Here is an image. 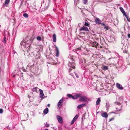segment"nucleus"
<instances>
[{"instance_id": "5", "label": "nucleus", "mask_w": 130, "mask_h": 130, "mask_svg": "<svg viewBox=\"0 0 130 130\" xmlns=\"http://www.w3.org/2000/svg\"><path fill=\"white\" fill-rule=\"evenodd\" d=\"M57 118L59 123H61L63 122L62 119L61 117L59 115H57Z\"/></svg>"}, {"instance_id": "15", "label": "nucleus", "mask_w": 130, "mask_h": 130, "mask_svg": "<svg viewBox=\"0 0 130 130\" xmlns=\"http://www.w3.org/2000/svg\"><path fill=\"white\" fill-rule=\"evenodd\" d=\"M56 56L57 57H58L59 56V52L58 48L56 47Z\"/></svg>"}, {"instance_id": "31", "label": "nucleus", "mask_w": 130, "mask_h": 130, "mask_svg": "<svg viewBox=\"0 0 130 130\" xmlns=\"http://www.w3.org/2000/svg\"><path fill=\"white\" fill-rule=\"evenodd\" d=\"M3 112V110L2 109H0V113H2Z\"/></svg>"}, {"instance_id": "28", "label": "nucleus", "mask_w": 130, "mask_h": 130, "mask_svg": "<svg viewBox=\"0 0 130 130\" xmlns=\"http://www.w3.org/2000/svg\"><path fill=\"white\" fill-rule=\"evenodd\" d=\"M83 2L84 4H87V0H83Z\"/></svg>"}, {"instance_id": "39", "label": "nucleus", "mask_w": 130, "mask_h": 130, "mask_svg": "<svg viewBox=\"0 0 130 130\" xmlns=\"http://www.w3.org/2000/svg\"><path fill=\"white\" fill-rule=\"evenodd\" d=\"M116 103L118 105H120V103L119 102H117Z\"/></svg>"}, {"instance_id": "8", "label": "nucleus", "mask_w": 130, "mask_h": 130, "mask_svg": "<svg viewBox=\"0 0 130 130\" xmlns=\"http://www.w3.org/2000/svg\"><path fill=\"white\" fill-rule=\"evenodd\" d=\"M95 21L96 23L98 24H101V21L98 18H96L95 19Z\"/></svg>"}, {"instance_id": "35", "label": "nucleus", "mask_w": 130, "mask_h": 130, "mask_svg": "<svg viewBox=\"0 0 130 130\" xmlns=\"http://www.w3.org/2000/svg\"><path fill=\"white\" fill-rule=\"evenodd\" d=\"M6 38L5 37H4V40L5 43L6 42Z\"/></svg>"}, {"instance_id": "45", "label": "nucleus", "mask_w": 130, "mask_h": 130, "mask_svg": "<svg viewBox=\"0 0 130 130\" xmlns=\"http://www.w3.org/2000/svg\"><path fill=\"white\" fill-rule=\"evenodd\" d=\"M31 97V96L28 95V98H29Z\"/></svg>"}, {"instance_id": "41", "label": "nucleus", "mask_w": 130, "mask_h": 130, "mask_svg": "<svg viewBox=\"0 0 130 130\" xmlns=\"http://www.w3.org/2000/svg\"><path fill=\"white\" fill-rule=\"evenodd\" d=\"M101 25H102L103 26H104L105 25V24L104 23H101Z\"/></svg>"}, {"instance_id": "30", "label": "nucleus", "mask_w": 130, "mask_h": 130, "mask_svg": "<svg viewBox=\"0 0 130 130\" xmlns=\"http://www.w3.org/2000/svg\"><path fill=\"white\" fill-rule=\"evenodd\" d=\"M104 29H106V30H107L108 29V26H106V25H105L104 27Z\"/></svg>"}, {"instance_id": "7", "label": "nucleus", "mask_w": 130, "mask_h": 130, "mask_svg": "<svg viewBox=\"0 0 130 130\" xmlns=\"http://www.w3.org/2000/svg\"><path fill=\"white\" fill-rule=\"evenodd\" d=\"M117 87L120 90H122L123 89V87L122 85L118 83H117L116 84Z\"/></svg>"}, {"instance_id": "1", "label": "nucleus", "mask_w": 130, "mask_h": 130, "mask_svg": "<svg viewBox=\"0 0 130 130\" xmlns=\"http://www.w3.org/2000/svg\"><path fill=\"white\" fill-rule=\"evenodd\" d=\"M68 65L70 67L69 68V72H70L71 70V68L74 69L75 68V64L74 63V61L73 59L71 58L69 60V63L68 64Z\"/></svg>"}, {"instance_id": "49", "label": "nucleus", "mask_w": 130, "mask_h": 130, "mask_svg": "<svg viewBox=\"0 0 130 130\" xmlns=\"http://www.w3.org/2000/svg\"><path fill=\"white\" fill-rule=\"evenodd\" d=\"M52 59V60H53L52 59Z\"/></svg>"}, {"instance_id": "23", "label": "nucleus", "mask_w": 130, "mask_h": 130, "mask_svg": "<svg viewBox=\"0 0 130 130\" xmlns=\"http://www.w3.org/2000/svg\"><path fill=\"white\" fill-rule=\"evenodd\" d=\"M108 66H104L102 67V69L103 70H106L108 69Z\"/></svg>"}, {"instance_id": "51", "label": "nucleus", "mask_w": 130, "mask_h": 130, "mask_svg": "<svg viewBox=\"0 0 130 130\" xmlns=\"http://www.w3.org/2000/svg\"><path fill=\"white\" fill-rule=\"evenodd\" d=\"M128 130H130V129H129Z\"/></svg>"}, {"instance_id": "43", "label": "nucleus", "mask_w": 130, "mask_h": 130, "mask_svg": "<svg viewBox=\"0 0 130 130\" xmlns=\"http://www.w3.org/2000/svg\"><path fill=\"white\" fill-rule=\"evenodd\" d=\"M50 104H48V105H47V106L48 107H50Z\"/></svg>"}, {"instance_id": "22", "label": "nucleus", "mask_w": 130, "mask_h": 130, "mask_svg": "<svg viewBox=\"0 0 130 130\" xmlns=\"http://www.w3.org/2000/svg\"><path fill=\"white\" fill-rule=\"evenodd\" d=\"M124 14L126 18L128 21L129 22H130V20L129 19L128 16L126 15V13H125Z\"/></svg>"}, {"instance_id": "20", "label": "nucleus", "mask_w": 130, "mask_h": 130, "mask_svg": "<svg viewBox=\"0 0 130 130\" xmlns=\"http://www.w3.org/2000/svg\"><path fill=\"white\" fill-rule=\"evenodd\" d=\"M106 107L107 108V109H108L110 106L109 103L107 102L106 103Z\"/></svg>"}, {"instance_id": "6", "label": "nucleus", "mask_w": 130, "mask_h": 130, "mask_svg": "<svg viewBox=\"0 0 130 130\" xmlns=\"http://www.w3.org/2000/svg\"><path fill=\"white\" fill-rule=\"evenodd\" d=\"M80 31H82L83 30L84 31H89V30L88 29V28L86 26H83L80 29Z\"/></svg>"}, {"instance_id": "16", "label": "nucleus", "mask_w": 130, "mask_h": 130, "mask_svg": "<svg viewBox=\"0 0 130 130\" xmlns=\"http://www.w3.org/2000/svg\"><path fill=\"white\" fill-rule=\"evenodd\" d=\"M101 102V100L100 98H98L96 102V105H98Z\"/></svg>"}, {"instance_id": "3", "label": "nucleus", "mask_w": 130, "mask_h": 130, "mask_svg": "<svg viewBox=\"0 0 130 130\" xmlns=\"http://www.w3.org/2000/svg\"><path fill=\"white\" fill-rule=\"evenodd\" d=\"M30 41V40L28 41L27 42H24V41L23 40L21 42L20 44L23 46L25 45V47H29L30 45V43H29Z\"/></svg>"}, {"instance_id": "47", "label": "nucleus", "mask_w": 130, "mask_h": 130, "mask_svg": "<svg viewBox=\"0 0 130 130\" xmlns=\"http://www.w3.org/2000/svg\"><path fill=\"white\" fill-rule=\"evenodd\" d=\"M79 49L80 50H81V48H78V49Z\"/></svg>"}, {"instance_id": "36", "label": "nucleus", "mask_w": 130, "mask_h": 130, "mask_svg": "<svg viewBox=\"0 0 130 130\" xmlns=\"http://www.w3.org/2000/svg\"><path fill=\"white\" fill-rule=\"evenodd\" d=\"M86 62V60L85 59H84V60L83 61V62L85 63Z\"/></svg>"}, {"instance_id": "19", "label": "nucleus", "mask_w": 130, "mask_h": 130, "mask_svg": "<svg viewBox=\"0 0 130 130\" xmlns=\"http://www.w3.org/2000/svg\"><path fill=\"white\" fill-rule=\"evenodd\" d=\"M98 43L96 42H94L93 44V46L96 47L98 46Z\"/></svg>"}, {"instance_id": "26", "label": "nucleus", "mask_w": 130, "mask_h": 130, "mask_svg": "<svg viewBox=\"0 0 130 130\" xmlns=\"http://www.w3.org/2000/svg\"><path fill=\"white\" fill-rule=\"evenodd\" d=\"M85 25L86 26H89L90 25L88 22H85Z\"/></svg>"}, {"instance_id": "9", "label": "nucleus", "mask_w": 130, "mask_h": 130, "mask_svg": "<svg viewBox=\"0 0 130 130\" xmlns=\"http://www.w3.org/2000/svg\"><path fill=\"white\" fill-rule=\"evenodd\" d=\"M101 116L103 117L106 118L108 117V115L107 113L104 112L101 114Z\"/></svg>"}, {"instance_id": "44", "label": "nucleus", "mask_w": 130, "mask_h": 130, "mask_svg": "<svg viewBox=\"0 0 130 130\" xmlns=\"http://www.w3.org/2000/svg\"><path fill=\"white\" fill-rule=\"evenodd\" d=\"M121 110V109H119V110H118L117 111H120Z\"/></svg>"}, {"instance_id": "13", "label": "nucleus", "mask_w": 130, "mask_h": 130, "mask_svg": "<svg viewBox=\"0 0 130 130\" xmlns=\"http://www.w3.org/2000/svg\"><path fill=\"white\" fill-rule=\"evenodd\" d=\"M53 41L54 42H55L56 41V37L55 34H54L53 36Z\"/></svg>"}, {"instance_id": "17", "label": "nucleus", "mask_w": 130, "mask_h": 130, "mask_svg": "<svg viewBox=\"0 0 130 130\" xmlns=\"http://www.w3.org/2000/svg\"><path fill=\"white\" fill-rule=\"evenodd\" d=\"M48 112V108H46L43 111V113L45 114H47Z\"/></svg>"}, {"instance_id": "27", "label": "nucleus", "mask_w": 130, "mask_h": 130, "mask_svg": "<svg viewBox=\"0 0 130 130\" xmlns=\"http://www.w3.org/2000/svg\"><path fill=\"white\" fill-rule=\"evenodd\" d=\"M37 40L39 41H40L41 40V38L39 37V36H38L37 37Z\"/></svg>"}, {"instance_id": "32", "label": "nucleus", "mask_w": 130, "mask_h": 130, "mask_svg": "<svg viewBox=\"0 0 130 130\" xmlns=\"http://www.w3.org/2000/svg\"><path fill=\"white\" fill-rule=\"evenodd\" d=\"M72 96V95L71 94H67V96L68 97H69L71 98V96Z\"/></svg>"}, {"instance_id": "48", "label": "nucleus", "mask_w": 130, "mask_h": 130, "mask_svg": "<svg viewBox=\"0 0 130 130\" xmlns=\"http://www.w3.org/2000/svg\"><path fill=\"white\" fill-rule=\"evenodd\" d=\"M85 114H84L83 115V116H85Z\"/></svg>"}, {"instance_id": "14", "label": "nucleus", "mask_w": 130, "mask_h": 130, "mask_svg": "<svg viewBox=\"0 0 130 130\" xmlns=\"http://www.w3.org/2000/svg\"><path fill=\"white\" fill-rule=\"evenodd\" d=\"M10 2V0H5V2L4 5L7 6L8 5Z\"/></svg>"}, {"instance_id": "21", "label": "nucleus", "mask_w": 130, "mask_h": 130, "mask_svg": "<svg viewBox=\"0 0 130 130\" xmlns=\"http://www.w3.org/2000/svg\"><path fill=\"white\" fill-rule=\"evenodd\" d=\"M120 9L121 12L124 14L125 13V12L124 11L122 7H120Z\"/></svg>"}, {"instance_id": "37", "label": "nucleus", "mask_w": 130, "mask_h": 130, "mask_svg": "<svg viewBox=\"0 0 130 130\" xmlns=\"http://www.w3.org/2000/svg\"><path fill=\"white\" fill-rule=\"evenodd\" d=\"M71 98H72V99H74V95L73 96L72 95V96H71Z\"/></svg>"}, {"instance_id": "42", "label": "nucleus", "mask_w": 130, "mask_h": 130, "mask_svg": "<svg viewBox=\"0 0 130 130\" xmlns=\"http://www.w3.org/2000/svg\"><path fill=\"white\" fill-rule=\"evenodd\" d=\"M27 66H28V67H31V66H31V65H30V64H29L28 65H27Z\"/></svg>"}, {"instance_id": "40", "label": "nucleus", "mask_w": 130, "mask_h": 130, "mask_svg": "<svg viewBox=\"0 0 130 130\" xmlns=\"http://www.w3.org/2000/svg\"><path fill=\"white\" fill-rule=\"evenodd\" d=\"M113 118H111V119H109V121H112L113 120Z\"/></svg>"}, {"instance_id": "10", "label": "nucleus", "mask_w": 130, "mask_h": 130, "mask_svg": "<svg viewBox=\"0 0 130 130\" xmlns=\"http://www.w3.org/2000/svg\"><path fill=\"white\" fill-rule=\"evenodd\" d=\"M40 91V98H42L44 96V94L43 93V91L41 89H39Z\"/></svg>"}, {"instance_id": "46", "label": "nucleus", "mask_w": 130, "mask_h": 130, "mask_svg": "<svg viewBox=\"0 0 130 130\" xmlns=\"http://www.w3.org/2000/svg\"><path fill=\"white\" fill-rule=\"evenodd\" d=\"M44 130H48L47 129H45Z\"/></svg>"}, {"instance_id": "11", "label": "nucleus", "mask_w": 130, "mask_h": 130, "mask_svg": "<svg viewBox=\"0 0 130 130\" xmlns=\"http://www.w3.org/2000/svg\"><path fill=\"white\" fill-rule=\"evenodd\" d=\"M86 106V104L85 103L82 104L78 106L77 108L78 109H80L81 108Z\"/></svg>"}, {"instance_id": "12", "label": "nucleus", "mask_w": 130, "mask_h": 130, "mask_svg": "<svg viewBox=\"0 0 130 130\" xmlns=\"http://www.w3.org/2000/svg\"><path fill=\"white\" fill-rule=\"evenodd\" d=\"M81 95V94L78 93L74 95V100L77 99L79 98H80Z\"/></svg>"}, {"instance_id": "4", "label": "nucleus", "mask_w": 130, "mask_h": 130, "mask_svg": "<svg viewBox=\"0 0 130 130\" xmlns=\"http://www.w3.org/2000/svg\"><path fill=\"white\" fill-rule=\"evenodd\" d=\"M63 99L62 98L59 101L57 104L58 105V108H60L61 107L62 105L61 104V103L63 102Z\"/></svg>"}, {"instance_id": "34", "label": "nucleus", "mask_w": 130, "mask_h": 130, "mask_svg": "<svg viewBox=\"0 0 130 130\" xmlns=\"http://www.w3.org/2000/svg\"><path fill=\"white\" fill-rule=\"evenodd\" d=\"M46 124H45V126L47 127H48L49 126V125L48 124H47V122L46 123Z\"/></svg>"}, {"instance_id": "33", "label": "nucleus", "mask_w": 130, "mask_h": 130, "mask_svg": "<svg viewBox=\"0 0 130 130\" xmlns=\"http://www.w3.org/2000/svg\"><path fill=\"white\" fill-rule=\"evenodd\" d=\"M74 74H75V75L76 78H78L79 77H78V76L77 75V74L75 72H74Z\"/></svg>"}, {"instance_id": "25", "label": "nucleus", "mask_w": 130, "mask_h": 130, "mask_svg": "<svg viewBox=\"0 0 130 130\" xmlns=\"http://www.w3.org/2000/svg\"><path fill=\"white\" fill-rule=\"evenodd\" d=\"M78 118V116L77 115H76L73 118L75 121Z\"/></svg>"}, {"instance_id": "24", "label": "nucleus", "mask_w": 130, "mask_h": 130, "mask_svg": "<svg viewBox=\"0 0 130 130\" xmlns=\"http://www.w3.org/2000/svg\"><path fill=\"white\" fill-rule=\"evenodd\" d=\"M23 16L25 18H28V15L27 13H24L23 14Z\"/></svg>"}, {"instance_id": "18", "label": "nucleus", "mask_w": 130, "mask_h": 130, "mask_svg": "<svg viewBox=\"0 0 130 130\" xmlns=\"http://www.w3.org/2000/svg\"><path fill=\"white\" fill-rule=\"evenodd\" d=\"M38 88L37 87H35L33 88L32 90V91L33 92H37V89Z\"/></svg>"}, {"instance_id": "29", "label": "nucleus", "mask_w": 130, "mask_h": 130, "mask_svg": "<svg viewBox=\"0 0 130 130\" xmlns=\"http://www.w3.org/2000/svg\"><path fill=\"white\" fill-rule=\"evenodd\" d=\"M75 121L74 119H73V120H72V121L71 122V124H73L74 123Z\"/></svg>"}, {"instance_id": "2", "label": "nucleus", "mask_w": 130, "mask_h": 130, "mask_svg": "<svg viewBox=\"0 0 130 130\" xmlns=\"http://www.w3.org/2000/svg\"><path fill=\"white\" fill-rule=\"evenodd\" d=\"M90 100V99L89 98H88L85 96H82L81 95L79 99V101L82 102H88Z\"/></svg>"}, {"instance_id": "50", "label": "nucleus", "mask_w": 130, "mask_h": 130, "mask_svg": "<svg viewBox=\"0 0 130 130\" xmlns=\"http://www.w3.org/2000/svg\"><path fill=\"white\" fill-rule=\"evenodd\" d=\"M70 74H71V75H72L71 74V73H70Z\"/></svg>"}, {"instance_id": "38", "label": "nucleus", "mask_w": 130, "mask_h": 130, "mask_svg": "<svg viewBox=\"0 0 130 130\" xmlns=\"http://www.w3.org/2000/svg\"><path fill=\"white\" fill-rule=\"evenodd\" d=\"M127 36L128 38H130V34H128L127 35Z\"/></svg>"}]
</instances>
